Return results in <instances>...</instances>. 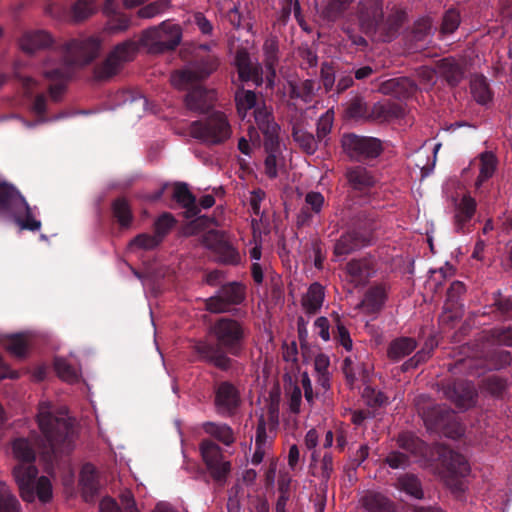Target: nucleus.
Instances as JSON below:
<instances>
[{
  "label": "nucleus",
  "instance_id": "nucleus-58",
  "mask_svg": "<svg viewBox=\"0 0 512 512\" xmlns=\"http://www.w3.org/2000/svg\"><path fill=\"white\" fill-rule=\"evenodd\" d=\"M4 345L7 351L19 358L24 357L27 352V342L20 334L8 336Z\"/></svg>",
  "mask_w": 512,
  "mask_h": 512
},
{
  "label": "nucleus",
  "instance_id": "nucleus-28",
  "mask_svg": "<svg viewBox=\"0 0 512 512\" xmlns=\"http://www.w3.org/2000/svg\"><path fill=\"white\" fill-rule=\"evenodd\" d=\"M359 504L367 512H396L395 503L383 493L374 490L365 491Z\"/></svg>",
  "mask_w": 512,
  "mask_h": 512
},
{
  "label": "nucleus",
  "instance_id": "nucleus-46",
  "mask_svg": "<svg viewBox=\"0 0 512 512\" xmlns=\"http://www.w3.org/2000/svg\"><path fill=\"white\" fill-rule=\"evenodd\" d=\"M397 488L416 499H423L420 479L414 474H404L397 479Z\"/></svg>",
  "mask_w": 512,
  "mask_h": 512
},
{
  "label": "nucleus",
  "instance_id": "nucleus-19",
  "mask_svg": "<svg viewBox=\"0 0 512 512\" xmlns=\"http://www.w3.org/2000/svg\"><path fill=\"white\" fill-rule=\"evenodd\" d=\"M383 14L382 0H360L355 12L360 31L370 37L376 36Z\"/></svg>",
  "mask_w": 512,
  "mask_h": 512
},
{
  "label": "nucleus",
  "instance_id": "nucleus-8",
  "mask_svg": "<svg viewBox=\"0 0 512 512\" xmlns=\"http://www.w3.org/2000/svg\"><path fill=\"white\" fill-rule=\"evenodd\" d=\"M353 228L341 235L334 245V255L347 256L367 245L371 240L373 221L365 211H359L353 221Z\"/></svg>",
  "mask_w": 512,
  "mask_h": 512
},
{
  "label": "nucleus",
  "instance_id": "nucleus-13",
  "mask_svg": "<svg viewBox=\"0 0 512 512\" xmlns=\"http://www.w3.org/2000/svg\"><path fill=\"white\" fill-rule=\"evenodd\" d=\"M201 242L215 255L217 263L227 266H237L241 263V254L229 240L226 232L210 229L202 235Z\"/></svg>",
  "mask_w": 512,
  "mask_h": 512
},
{
  "label": "nucleus",
  "instance_id": "nucleus-41",
  "mask_svg": "<svg viewBox=\"0 0 512 512\" xmlns=\"http://www.w3.org/2000/svg\"><path fill=\"white\" fill-rule=\"evenodd\" d=\"M466 291L464 283L461 281H454L451 283L447 290L446 302L444 308L446 311L453 313L454 316H458L463 308L461 297Z\"/></svg>",
  "mask_w": 512,
  "mask_h": 512
},
{
  "label": "nucleus",
  "instance_id": "nucleus-17",
  "mask_svg": "<svg viewBox=\"0 0 512 512\" xmlns=\"http://www.w3.org/2000/svg\"><path fill=\"white\" fill-rule=\"evenodd\" d=\"M13 76L23 89L24 96L29 103L30 112L38 117L37 121L34 123L27 122V127H34L36 124L48 122L49 119L46 117L48 96L43 92L35 93L38 88V81L30 76L23 75L16 68Z\"/></svg>",
  "mask_w": 512,
  "mask_h": 512
},
{
  "label": "nucleus",
  "instance_id": "nucleus-1",
  "mask_svg": "<svg viewBox=\"0 0 512 512\" xmlns=\"http://www.w3.org/2000/svg\"><path fill=\"white\" fill-rule=\"evenodd\" d=\"M37 424L41 432L34 443L24 437L15 438L11 443L13 457L17 464L13 477L23 501H34V484L38 475L35 465L36 447L48 459L68 454L73 448L74 422L68 417L66 408H57L50 402L38 405Z\"/></svg>",
  "mask_w": 512,
  "mask_h": 512
},
{
  "label": "nucleus",
  "instance_id": "nucleus-35",
  "mask_svg": "<svg viewBox=\"0 0 512 512\" xmlns=\"http://www.w3.org/2000/svg\"><path fill=\"white\" fill-rule=\"evenodd\" d=\"M432 27L431 19L428 17L418 19L411 31L406 35V42L409 49L418 50L422 47L426 38L429 36Z\"/></svg>",
  "mask_w": 512,
  "mask_h": 512
},
{
  "label": "nucleus",
  "instance_id": "nucleus-52",
  "mask_svg": "<svg viewBox=\"0 0 512 512\" xmlns=\"http://www.w3.org/2000/svg\"><path fill=\"white\" fill-rule=\"evenodd\" d=\"M333 112L328 110L322 114L316 124V137L325 145L327 144V136L330 134L333 126Z\"/></svg>",
  "mask_w": 512,
  "mask_h": 512
},
{
  "label": "nucleus",
  "instance_id": "nucleus-37",
  "mask_svg": "<svg viewBox=\"0 0 512 512\" xmlns=\"http://www.w3.org/2000/svg\"><path fill=\"white\" fill-rule=\"evenodd\" d=\"M111 212L121 229H129L133 223L134 215L129 201L124 197H117L111 203Z\"/></svg>",
  "mask_w": 512,
  "mask_h": 512
},
{
  "label": "nucleus",
  "instance_id": "nucleus-24",
  "mask_svg": "<svg viewBox=\"0 0 512 512\" xmlns=\"http://www.w3.org/2000/svg\"><path fill=\"white\" fill-rule=\"evenodd\" d=\"M79 485L86 502H93L98 496L101 484L99 472L91 463H85L80 471Z\"/></svg>",
  "mask_w": 512,
  "mask_h": 512
},
{
  "label": "nucleus",
  "instance_id": "nucleus-14",
  "mask_svg": "<svg viewBox=\"0 0 512 512\" xmlns=\"http://www.w3.org/2000/svg\"><path fill=\"white\" fill-rule=\"evenodd\" d=\"M199 449L212 479L219 486H224L232 467L230 461L224 460L221 447L210 439H203Z\"/></svg>",
  "mask_w": 512,
  "mask_h": 512
},
{
  "label": "nucleus",
  "instance_id": "nucleus-29",
  "mask_svg": "<svg viewBox=\"0 0 512 512\" xmlns=\"http://www.w3.org/2000/svg\"><path fill=\"white\" fill-rule=\"evenodd\" d=\"M404 115V105L391 100L377 102L370 109V118L380 122H390L400 119Z\"/></svg>",
  "mask_w": 512,
  "mask_h": 512
},
{
  "label": "nucleus",
  "instance_id": "nucleus-23",
  "mask_svg": "<svg viewBox=\"0 0 512 512\" xmlns=\"http://www.w3.org/2000/svg\"><path fill=\"white\" fill-rule=\"evenodd\" d=\"M234 64L236 66L239 79L242 82L252 81L256 86L262 85V66L259 63H254L246 50H238L236 52Z\"/></svg>",
  "mask_w": 512,
  "mask_h": 512
},
{
  "label": "nucleus",
  "instance_id": "nucleus-22",
  "mask_svg": "<svg viewBox=\"0 0 512 512\" xmlns=\"http://www.w3.org/2000/svg\"><path fill=\"white\" fill-rule=\"evenodd\" d=\"M183 90H187L185 95L186 107L194 112L206 113L213 105L215 93L213 90H208L199 82L190 85Z\"/></svg>",
  "mask_w": 512,
  "mask_h": 512
},
{
  "label": "nucleus",
  "instance_id": "nucleus-51",
  "mask_svg": "<svg viewBox=\"0 0 512 512\" xmlns=\"http://www.w3.org/2000/svg\"><path fill=\"white\" fill-rule=\"evenodd\" d=\"M397 444L401 449L418 455L422 452L424 443L411 433H401L397 438Z\"/></svg>",
  "mask_w": 512,
  "mask_h": 512
},
{
  "label": "nucleus",
  "instance_id": "nucleus-56",
  "mask_svg": "<svg viewBox=\"0 0 512 512\" xmlns=\"http://www.w3.org/2000/svg\"><path fill=\"white\" fill-rule=\"evenodd\" d=\"M175 224L176 220L171 213L165 212L161 214L154 223L155 235L160 237V241L162 242Z\"/></svg>",
  "mask_w": 512,
  "mask_h": 512
},
{
  "label": "nucleus",
  "instance_id": "nucleus-18",
  "mask_svg": "<svg viewBox=\"0 0 512 512\" xmlns=\"http://www.w3.org/2000/svg\"><path fill=\"white\" fill-rule=\"evenodd\" d=\"M241 404L240 390L233 382L223 380L213 385V405L219 416L233 417L240 409Z\"/></svg>",
  "mask_w": 512,
  "mask_h": 512
},
{
  "label": "nucleus",
  "instance_id": "nucleus-5",
  "mask_svg": "<svg viewBox=\"0 0 512 512\" xmlns=\"http://www.w3.org/2000/svg\"><path fill=\"white\" fill-rule=\"evenodd\" d=\"M0 213H10L21 230L38 231L41 221L35 219L33 209L12 184L0 183Z\"/></svg>",
  "mask_w": 512,
  "mask_h": 512
},
{
  "label": "nucleus",
  "instance_id": "nucleus-63",
  "mask_svg": "<svg viewBox=\"0 0 512 512\" xmlns=\"http://www.w3.org/2000/svg\"><path fill=\"white\" fill-rule=\"evenodd\" d=\"M265 66H276L278 63V43L275 39H267L263 45Z\"/></svg>",
  "mask_w": 512,
  "mask_h": 512
},
{
  "label": "nucleus",
  "instance_id": "nucleus-38",
  "mask_svg": "<svg viewBox=\"0 0 512 512\" xmlns=\"http://www.w3.org/2000/svg\"><path fill=\"white\" fill-rule=\"evenodd\" d=\"M346 178L349 185L358 191H364L371 188L375 181L371 173L364 167L356 166L346 172Z\"/></svg>",
  "mask_w": 512,
  "mask_h": 512
},
{
  "label": "nucleus",
  "instance_id": "nucleus-39",
  "mask_svg": "<svg viewBox=\"0 0 512 512\" xmlns=\"http://www.w3.org/2000/svg\"><path fill=\"white\" fill-rule=\"evenodd\" d=\"M325 297L324 287L318 283H312L307 293L302 298V306L309 314L317 313L322 307Z\"/></svg>",
  "mask_w": 512,
  "mask_h": 512
},
{
  "label": "nucleus",
  "instance_id": "nucleus-44",
  "mask_svg": "<svg viewBox=\"0 0 512 512\" xmlns=\"http://www.w3.org/2000/svg\"><path fill=\"white\" fill-rule=\"evenodd\" d=\"M292 137L300 149L308 155H313L321 143L312 133L299 127H293Z\"/></svg>",
  "mask_w": 512,
  "mask_h": 512
},
{
  "label": "nucleus",
  "instance_id": "nucleus-43",
  "mask_svg": "<svg viewBox=\"0 0 512 512\" xmlns=\"http://www.w3.org/2000/svg\"><path fill=\"white\" fill-rule=\"evenodd\" d=\"M470 90L474 100L480 105H486L492 100L493 93L483 75H476L471 79Z\"/></svg>",
  "mask_w": 512,
  "mask_h": 512
},
{
  "label": "nucleus",
  "instance_id": "nucleus-34",
  "mask_svg": "<svg viewBox=\"0 0 512 512\" xmlns=\"http://www.w3.org/2000/svg\"><path fill=\"white\" fill-rule=\"evenodd\" d=\"M439 75L446 80L450 86H457L464 77V69L453 58H443L437 62Z\"/></svg>",
  "mask_w": 512,
  "mask_h": 512
},
{
  "label": "nucleus",
  "instance_id": "nucleus-47",
  "mask_svg": "<svg viewBox=\"0 0 512 512\" xmlns=\"http://www.w3.org/2000/svg\"><path fill=\"white\" fill-rule=\"evenodd\" d=\"M497 159L491 152H485L480 157V171L476 180V186L480 187L482 183L491 178L496 170Z\"/></svg>",
  "mask_w": 512,
  "mask_h": 512
},
{
  "label": "nucleus",
  "instance_id": "nucleus-42",
  "mask_svg": "<svg viewBox=\"0 0 512 512\" xmlns=\"http://www.w3.org/2000/svg\"><path fill=\"white\" fill-rule=\"evenodd\" d=\"M105 17L104 32L109 35L124 33L132 24L131 17L121 11L106 15Z\"/></svg>",
  "mask_w": 512,
  "mask_h": 512
},
{
  "label": "nucleus",
  "instance_id": "nucleus-7",
  "mask_svg": "<svg viewBox=\"0 0 512 512\" xmlns=\"http://www.w3.org/2000/svg\"><path fill=\"white\" fill-rule=\"evenodd\" d=\"M190 135L206 145H220L232 134L230 123L223 112L214 111L207 117L191 122Z\"/></svg>",
  "mask_w": 512,
  "mask_h": 512
},
{
  "label": "nucleus",
  "instance_id": "nucleus-11",
  "mask_svg": "<svg viewBox=\"0 0 512 512\" xmlns=\"http://www.w3.org/2000/svg\"><path fill=\"white\" fill-rule=\"evenodd\" d=\"M440 474L445 483L454 490H462L461 479L470 472V465L466 458L447 446L438 448Z\"/></svg>",
  "mask_w": 512,
  "mask_h": 512
},
{
  "label": "nucleus",
  "instance_id": "nucleus-55",
  "mask_svg": "<svg viewBox=\"0 0 512 512\" xmlns=\"http://www.w3.org/2000/svg\"><path fill=\"white\" fill-rule=\"evenodd\" d=\"M162 242L160 241V237H157L155 234L151 235L148 233H141L135 236L129 243L131 248H138L142 250H153L158 247Z\"/></svg>",
  "mask_w": 512,
  "mask_h": 512
},
{
  "label": "nucleus",
  "instance_id": "nucleus-64",
  "mask_svg": "<svg viewBox=\"0 0 512 512\" xmlns=\"http://www.w3.org/2000/svg\"><path fill=\"white\" fill-rule=\"evenodd\" d=\"M491 336L496 343L512 346V327H497L491 330Z\"/></svg>",
  "mask_w": 512,
  "mask_h": 512
},
{
  "label": "nucleus",
  "instance_id": "nucleus-2",
  "mask_svg": "<svg viewBox=\"0 0 512 512\" xmlns=\"http://www.w3.org/2000/svg\"><path fill=\"white\" fill-rule=\"evenodd\" d=\"M250 334L248 325L231 316L216 318L208 327V339L198 340L193 351L198 359L222 372H229L246 350Z\"/></svg>",
  "mask_w": 512,
  "mask_h": 512
},
{
  "label": "nucleus",
  "instance_id": "nucleus-15",
  "mask_svg": "<svg viewBox=\"0 0 512 512\" xmlns=\"http://www.w3.org/2000/svg\"><path fill=\"white\" fill-rule=\"evenodd\" d=\"M246 299V286L238 281L223 284L217 292L206 299V310L211 313L229 312L232 306L240 305Z\"/></svg>",
  "mask_w": 512,
  "mask_h": 512
},
{
  "label": "nucleus",
  "instance_id": "nucleus-12",
  "mask_svg": "<svg viewBox=\"0 0 512 512\" xmlns=\"http://www.w3.org/2000/svg\"><path fill=\"white\" fill-rule=\"evenodd\" d=\"M138 48V43L131 39L117 44L105 60L95 66L94 77L100 81L112 78L122 69L124 63L134 59Z\"/></svg>",
  "mask_w": 512,
  "mask_h": 512
},
{
  "label": "nucleus",
  "instance_id": "nucleus-27",
  "mask_svg": "<svg viewBox=\"0 0 512 512\" xmlns=\"http://www.w3.org/2000/svg\"><path fill=\"white\" fill-rule=\"evenodd\" d=\"M476 200L469 194L464 195L455 206L454 226L458 233L469 231V225L476 212Z\"/></svg>",
  "mask_w": 512,
  "mask_h": 512
},
{
  "label": "nucleus",
  "instance_id": "nucleus-49",
  "mask_svg": "<svg viewBox=\"0 0 512 512\" xmlns=\"http://www.w3.org/2000/svg\"><path fill=\"white\" fill-rule=\"evenodd\" d=\"M20 502L9 486L0 482V512H20Z\"/></svg>",
  "mask_w": 512,
  "mask_h": 512
},
{
  "label": "nucleus",
  "instance_id": "nucleus-16",
  "mask_svg": "<svg viewBox=\"0 0 512 512\" xmlns=\"http://www.w3.org/2000/svg\"><path fill=\"white\" fill-rule=\"evenodd\" d=\"M344 153L352 160L364 161L377 158L383 150L382 142L374 137L344 134L341 139Z\"/></svg>",
  "mask_w": 512,
  "mask_h": 512
},
{
  "label": "nucleus",
  "instance_id": "nucleus-54",
  "mask_svg": "<svg viewBox=\"0 0 512 512\" xmlns=\"http://www.w3.org/2000/svg\"><path fill=\"white\" fill-rule=\"evenodd\" d=\"M169 0H156L154 2L143 5L138 11L137 16L143 19L153 18L169 7Z\"/></svg>",
  "mask_w": 512,
  "mask_h": 512
},
{
  "label": "nucleus",
  "instance_id": "nucleus-31",
  "mask_svg": "<svg viewBox=\"0 0 512 512\" xmlns=\"http://www.w3.org/2000/svg\"><path fill=\"white\" fill-rule=\"evenodd\" d=\"M172 199L185 209L186 218L196 217L200 213V208L197 205L196 197L189 190V187L186 183H175Z\"/></svg>",
  "mask_w": 512,
  "mask_h": 512
},
{
  "label": "nucleus",
  "instance_id": "nucleus-4",
  "mask_svg": "<svg viewBox=\"0 0 512 512\" xmlns=\"http://www.w3.org/2000/svg\"><path fill=\"white\" fill-rule=\"evenodd\" d=\"M255 123L264 136V149L267 153L264 172L269 179H275L278 176V157L280 155V126L275 122L272 111L265 106L256 110Z\"/></svg>",
  "mask_w": 512,
  "mask_h": 512
},
{
  "label": "nucleus",
  "instance_id": "nucleus-40",
  "mask_svg": "<svg viewBox=\"0 0 512 512\" xmlns=\"http://www.w3.org/2000/svg\"><path fill=\"white\" fill-rule=\"evenodd\" d=\"M202 429L226 446H231L235 442L234 432L228 424L208 421L203 423Z\"/></svg>",
  "mask_w": 512,
  "mask_h": 512
},
{
  "label": "nucleus",
  "instance_id": "nucleus-26",
  "mask_svg": "<svg viewBox=\"0 0 512 512\" xmlns=\"http://www.w3.org/2000/svg\"><path fill=\"white\" fill-rule=\"evenodd\" d=\"M378 89L382 94L392 95L398 99H406L416 92L417 85L409 77H396L383 81Z\"/></svg>",
  "mask_w": 512,
  "mask_h": 512
},
{
  "label": "nucleus",
  "instance_id": "nucleus-6",
  "mask_svg": "<svg viewBox=\"0 0 512 512\" xmlns=\"http://www.w3.org/2000/svg\"><path fill=\"white\" fill-rule=\"evenodd\" d=\"M417 411L429 431L452 439L462 435L463 430L456 421L454 412L446 405L418 402Z\"/></svg>",
  "mask_w": 512,
  "mask_h": 512
},
{
  "label": "nucleus",
  "instance_id": "nucleus-32",
  "mask_svg": "<svg viewBox=\"0 0 512 512\" xmlns=\"http://www.w3.org/2000/svg\"><path fill=\"white\" fill-rule=\"evenodd\" d=\"M405 19L406 14L403 11H395L390 14L387 19L383 18L375 37L383 42L391 41L398 34Z\"/></svg>",
  "mask_w": 512,
  "mask_h": 512
},
{
  "label": "nucleus",
  "instance_id": "nucleus-48",
  "mask_svg": "<svg viewBox=\"0 0 512 512\" xmlns=\"http://www.w3.org/2000/svg\"><path fill=\"white\" fill-rule=\"evenodd\" d=\"M97 11L95 0H77L71 7V16L74 21H84Z\"/></svg>",
  "mask_w": 512,
  "mask_h": 512
},
{
  "label": "nucleus",
  "instance_id": "nucleus-59",
  "mask_svg": "<svg viewBox=\"0 0 512 512\" xmlns=\"http://www.w3.org/2000/svg\"><path fill=\"white\" fill-rule=\"evenodd\" d=\"M38 497V499L43 502L47 503L52 498V484L48 477L41 476L35 478V484H34V498Z\"/></svg>",
  "mask_w": 512,
  "mask_h": 512
},
{
  "label": "nucleus",
  "instance_id": "nucleus-20",
  "mask_svg": "<svg viewBox=\"0 0 512 512\" xmlns=\"http://www.w3.org/2000/svg\"><path fill=\"white\" fill-rule=\"evenodd\" d=\"M443 395L459 408H469L477 396L472 382L466 380H449L441 383Z\"/></svg>",
  "mask_w": 512,
  "mask_h": 512
},
{
  "label": "nucleus",
  "instance_id": "nucleus-21",
  "mask_svg": "<svg viewBox=\"0 0 512 512\" xmlns=\"http://www.w3.org/2000/svg\"><path fill=\"white\" fill-rule=\"evenodd\" d=\"M345 271L355 287H363L377 272L376 260L371 255L353 258L346 264Z\"/></svg>",
  "mask_w": 512,
  "mask_h": 512
},
{
  "label": "nucleus",
  "instance_id": "nucleus-62",
  "mask_svg": "<svg viewBox=\"0 0 512 512\" xmlns=\"http://www.w3.org/2000/svg\"><path fill=\"white\" fill-rule=\"evenodd\" d=\"M363 397L366 399L367 404L373 408L382 407L388 403V397L383 392L371 387L364 389Z\"/></svg>",
  "mask_w": 512,
  "mask_h": 512
},
{
  "label": "nucleus",
  "instance_id": "nucleus-61",
  "mask_svg": "<svg viewBox=\"0 0 512 512\" xmlns=\"http://www.w3.org/2000/svg\"><path fill=\"white\" fill-rule=\"evenodd\" d=\"M459 24H460L459 13L454 9H450L443 16L441 32L443 34H452L453 32H455L457 30V28L459 27Z\"/></svg>",
  "mask_w": 512,
  "mask_h": 512
},
{
  "label": "nucleus",
  "instance_id": "nucleus-3",
  "mask_svg": "<svg viewBox=\"0 0 512 512\" xmlns=\"http://www.w3.org/2000/svg\"><path fill=\"white\" fill-rule=\"evenodd\" d=\"M101 43L97 38L84 40L72 39L63 44L59 50L50 52L44 63L42 74L50 81L49 98L58 103L66 91L67 83L76 68L92 62L99 54Z\"/></svg>",
  "mask_w": 512,
  "mask_h": 512
},
{
  "label": "nucleus",
  "instance_id": "nucleus-30",
  "mask_svg": "<svg viewBox=\"0 0 512 512\" xmlns=\"http://www.w3.org/2000/svg\"><path fill=\"white\" fill-rule=\"evenodd\" d=\"M387 300V286L384 283L372 285L365 292L359 307L368 314H375L382 310Z\"/></svg>",
  "mask_w": 512,
  "mask_h": 512
},
{
  "label": "nucleus",
  "instance_id": "nucleus-60",
  "mask_svg": "<svg viewBox=\"0 0 512 512\" xmlns=\"http://www.w3.org/2000/svg\"><path fill=\"white\" fill-rule=\"evenodd\" d=\"M432 350L433 345L431 344L428 347V344L426 343L424 348L419 350L413 357L402 364L401 370L403 372H407L411 369L417 368L421 363L426 362L430 358Z\"/></svg>",
  "mask_w": 512,
  "mask_h": 512
},
{
  "label": "nucleus",
  "instance_id": "nucleus-45",
  "mask_svg": "<svg viewBox=\"0 0 512 512\" xmlns=\"http://www.w3.org/2000/svg\"><path fill=\"white\" fill-rule=\"evenodd\" d=\"M235 102H236V107H237V110L239 113H246L248 110L254 108V113L256 112V110L260 107H263L265 106L267 109L272 110L271 107H267L266 104L264 102H262L261 105H258L257 104V95L254 91L252 90H244V89H239L236 93H235Z\"/></svg>",
  "mask_w": 512,
  "mask_h": 512
},
{
  "label": "nucleus",
  "instance_id": "nucleus-9",
  "mask_svg": "<svg viewBox=\"0 0 512 512\" xmlns=\"http://www.w3.org/2000/svg\"><path fill=\"white\" fill-rule=\"evenodd\" d=\"M220 65L219 57L214 53H197L190 67L175 71L171 75V83L177 89H184L201 82L213 74Z\"/></svg>",
  "mask_w": 512,
  "mask_h": 512
},
{
  "label": "nucleus",
  "instance_id": "nucleus-53",
  "mask_svg": "<svg viewBox=\"0 0 512 512\" xmlns=\"http://www.w3.org/2000/svg\"><path fill=\"white\" fill-rule=\"evenodd\" d=\"M333 320L335 322L336 330L334 333V339L345 348L346 351H351L353 342L350 337V333L342 323L340 316L337 313H333Z\"/></svg>",
  "mask_w": 512,
  "mask_h": 512
},
{
  "label": "nucleus",
  "instance_id": "nucleus-50",
  "mask_svg": "<svg viewBox=\"0 0 512 512\" xmlns=\"http://www.w3.org/2000/svg\"><path fill=\"white\" fill-rule=\"evenodd\" d=\"M346 114L352 119L370 118V111L367 103L362 97L352 98L346 108Z\"/></svg>",
  "mask_w": 512,
  "mask_h": 512
},
{
  "label": "nucleus",
  "instance_id": "nucleus-57",
  "mask_svg": "<svg viewBox=\"0 0 512 512\" xmlns=\"http://www.w3.org/2000/svg\"><path fill=\"white\" fill-rule=\"evenodd\" d=\"M54 369L57 375L68 382H74L78 379L77 371L70 363L61 357H56L54 360Z\"/></svg>",
  "mask_w": 512,
  "mask_h": 512
},
{
  "label": "nucleus",
  "instance_id": "nucleus-36",
  "mask_svg": "<svg viewBox=\"0 0 512 512\" xmlns=\"http://www.w3.org/2000/svg\"><path fill=\"white\" fill-rule=\"evenodd\" d=\"M417 348V342L411 337H398L392 340L387 349V356L392 362H399Z\"/></svg>",
  "mask_w": 512,
  "mask_h": 512
},
{
  "label": "nucleus",
  "instance_id": "nucleus-25",
  "mask_svg": "<svg viewBox=\"0 0 512 512\" xmlns=\"http://www.w3.org/2000/svg\"><path fill=\"white\" fill-rule=\"evenodd\" d=\"M356 0H325L321 3L318 13L326 23H336L345 19L351 13Z\"/></svg>",
  "mask_w": 512,
  "mask_h": 512
},
{
  "label": "nucleus",
  "instance_id": "nucleus-10",
  "mask_svg": "<svg viewBox=\"0 0 512 512\" xmlns=\"http://www.w3.org/2000/svg\"><path fill=\"white\" fill-rule=\"evenodd\" d=\"M181 39V27L178 24L164 21L159 26L144 30L140 43L147 47L150 53L160 54L176 49Z\"/></svg>",
  "mask_w": 512,
  "mask_h": 512
},
{
  "label": "nucleus",
  "instance_id": "nucleus-33",
  "mask_svg": "<svg viewBox=\"0 0 512 512\" xmlns=\"http://www.w3.org/2000/svg\"><path fill=\"white\" fill-rule=\"evenodd\" d=\"M52 43V36L44 30L27 31L20 40L22 50L27 53L49 47Z\"/></svg>",
  "mask_w": 512,
  "mask_h": 512
}]
</instances>
